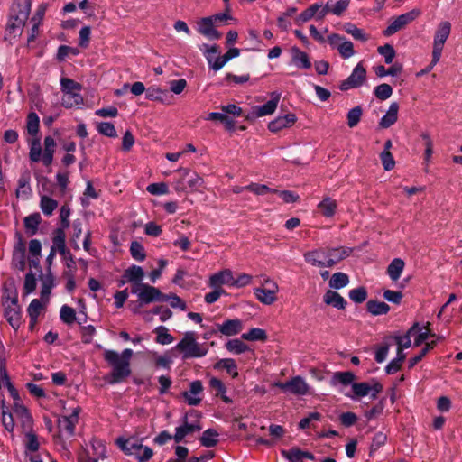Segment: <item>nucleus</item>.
<instances>
[{
  "instance_id": "obj_1",
  "label": "nucleus",
  "mask_w": 462,
  "mask_h": 462,
  "mask_svg": "<svg viewBox=\"0 0 462 462\" xmlns=\"http://www.w3.org/2000/svg\"><path fill=\"white\" fill-rule=\"evenodd\" d=\"M134 352L130 348L124 349L120 354L115 350H106L104 359L111 366L112 370L106 376L110 384H116L124 382L131 374L130 360Z\"/></svg>"
},
{
  "instance_id": "obj_2",
  "label": "nucleus",
  "mask_w": 462,
  "mask_h": 462,
  "mask_svg": "<svg viewBox=\"0 0 462 462\" xmlns=\"http://www.w3.org/2000/svg\"><path fill=\"white\" fill-rule=\"evenodd\" d=\"M173 349L181 354L183 360L200 358L205 356L208 352V347L206 344H200L197 341V334L194 331L186 332L182 339Z\"/></svg>"
},
{
  "instance_id": "obj_3",
  "label": "nucleus",
  "mask_w": 462,
  "mask_h": 462,
  "mask_svg": "<svg viewBox=\"0 0 462 462\" xmlns=\"http://www.w3.org/2000/svg\"><path fill=\"white\" fill-rule=\"evenodd\" d=\"M81 408L79 405L66 407L63 405V413L58 419V429L60 435L72 437L75 433V427L79 420Z\"/></svg>"
},
{
  "instance_id": "obj_4",
  "label": "nucleus",
  "mask_w": 462,
  "mask_h": 462,
  "mask_svg": "<svg viewBox=\"0 0 462 462\" xmlns=\"http://www.w3.org/2000/svg\"><path fill=\"white\" fill-rule=\"evenodd\" d=\"M11 397L14 400L13 411L16 418L19 420L23 430H32L33 420L29 410L23 405L18 391L14 385L7 388Z\"/></svg>"
},
{
  "instance_id": "obj_5",
  "label": "nucleus",
  "mask_w": 462,
  "mask_h": 462,
  "mask_svg": "<svg viewBox=\"0 0 462 462\" xmlns=\"http://www.w3.org/2000/svg\"><path fill=\"white\" fill-rule=\"evenodd\" d=\"M131 292L135 294L141 305L162 301L163 293L156 287L149 284H133Z\"/></svg>"
},
{
  "instance_id": "obj_6",
  "label": "nucleus",
  "mask_w": 462,
  "mask_h": 462,
  "mask_svg": "<svg viewBox=\"0 0 462 462\" xmlns=\"http://www.w3.org/2000/svg\"><path fill=\"white\" fill-rule=\"evenodd\" d=\"M263 284L267 287H258L254 289V294L261 303L272 305L277 300L279 286L274 281L271 280L267 276L263 277Z\"/></svg>"
},
{
  "instance_id": "obj_7",
  "label": "nucleus",
  "mask_w": 462,
  "mask_h": 462,
  "mask_svg": "<svg viewBox=\"0 0 462 462\" xmlns=\"http://www.w3.org/2000/svg\"><path fill=\"white\" fill-rule=\"evenodd\" d=\"M421 14V11L420 9H412L410 12L402 14L396 18H394L391 23L387 26L386 29L383 30V33L384 36H391L397 32L398 31L404 28L407 24L411 23L416 18H418Z\"/></svg>"
},
{
  "instance_id": "obj_8",
  "label": "nucleus",
  "mask_w": 462,
  "mask_h": 462,
  "mask_svg": "<svg viewBox=\"0 0 462 462\" xmlns=\"http://www.w3.org/2000/svg\"><path fill=\"white\" fill-rule=\"evenodd\" d=\"M451 32V23L448 21L441 22L435 32L433 41L434 61L439 60L444 44Z\"/></svg>"
},
{
  "instance_id": "obj_9",
  "label": "nucleus",
  "mask_w": 462,
  "mask_h": 462,
  "mask_svg": "<svg viewBox=\"0 0 462 462\" xmlns=\"http://www.w3.org/2000/svg\"><path fill=\"white\" fill-rule=\"evenodd\" d=\"M273 385L283 393H291L295 395H305L309 392V385L301 376H294L285 383L275 382Z\"/></svg>"
},
{
  "instance_id": "obj_10",
  "label": "nucleus",
  "mask_w": 462,
  "mask_h": 462,
  "mask_svg": "<svg viewBox=\"0 0 462 462\" xmlns=\"http://www.w3.org/2000/svg\"><path fill=\"white\" fill-rule=\"evenodd\" d=\"M3 305L6 320L13 328L18 329L21 325V312L17 298L7 297Z\"/></svg>"
},
{
  "instance_id": "obj_11",
  "label": "nucleus",
  "mask_w": 462,
  "mask_h": 462,
  "mask_svg": "<svg viewBox=\"0 0 462 462\" xmlns=\"http://www.w3.org/2000/svg\"><path fill=\"white\" fill-rule=\"evenodd\" d=\"M272 98L262 106H255L252 111L246 116V119L258 118L273 114L277 108L281 98V94L273 92Z\"/></svg>"
},
{
  "instance_id": "obj_12",
  "label": "nucleus",
  "mask_w": 462,
  "mask_h": 462,
  "mask_svg": "<svg viewBox=\"0 0 462 462\" xmlns=\"http://www.w3.org/2000/svg\"><path fill=\"white\" fill-rule=\"evenodd\" d=\"M366 78V70L362 63H358L353 69L350 76L343 80L339 86L340 90L346 91L356 88L363 85Z\"/></svg>"
},
{
  "instance_id": "obj_13",
  "label": "nucleus",
  "mask_w": 462,
  "mask_h": 462,
  "mask_svg": "<svg viewBox=\"0 0 462 462\" xmlns=\"http://www.w3.org/2000/svg\"><path fill=\"white\" fill-rule=\"evenodd\" d=\"M330 46L337 49L343 59H348L355 54L353 43L343 36L333 33L328 37Z\"/></svg>"
},
{
  "instance_id": "obj_14",
  "label": "nucleus",
  "mask_w": 462,
  "mask_h": 462,
  "mask_svg": "<svg viewBox=\"0 0 462 462\" xmlns=\"http://www.w3.org/2000/svg\"><path fill=\"white\" fill-rule=\"evenodd\" d=\"M383 386L379 383H375L373 385H370L368 383H352V391L353 394L346 393V395L351 399L365 397L372 392L371 397L376 398L377 394L382 392Z\"/></svg>"
},
{
  "instance_id": "obj_15",
  "label": "nucleus",
  "mask_w": 462,
  "mask_h": 462,
  "mask_svg": "<svg viewBox=\"0 0 462 462\" xmlns=\"http://www.w3.org/2000/svg\"><path fill=\"white\" fill-rule=\"evenodd\" d=\"M202 430V425L200 420L198 419L194 422L189 423L188 421V416L185 415L183 418V423L175 429V434L173 435V439L176 443L181 442L184 438L195 431H199Z\"/></svg>"
},
{
  "instance_id": "obj_16",
  "label": "nucleus",
  "mask_w": 462,
  "mask_h": 462,
  "mask_svg": "<svg viewBox=\"0 0 462 462\" xmlns=\"http://www.w3.org/2000/svg\"><path fill=\"white\" fill-rule=\"evenodd\" d=\"M197 31L209 40H218L221 33L215 29V23L209 16L203 17L197 23Z\"/></svg>"
},
{
  "instance_id": "obj_17",
  "label": "nucleus",
  "mask_w": 462,
  "mask_h": 462,
  "mask_svg": "<svg viewBox=\"0 0 462 462\" xmlns=\"http://www.w3.org/2000/svg\"><path fill=\"white\" fill-rule=\"evenodd\" d=\"M28 19L10 14L9 21L5 29V38L12 40L22 35L24 25Z\"/></svg>"
},
{
  "instance_id": "obj_18",
  "label": "nucleus",
  "mask_w": 462,
  "mask_h": 462,
  "mask_svg": "<svg viewBox=\"0 0 462 462\" xmlns=\"http://www.w3.org/2000/svg\"><path fill=\"white\" fill-rule=\"evenodd\" d=\"M202 383L199 380H196L190 383L189 389L183 393V397L189 405L197 406L202 401Z\"/></svg>"
},
{
  "instance_id": "obj_19",
  "label": "nucleus",
  "mask_w": 462,
  "mask_h": 462,
  "mask_svg": "<svg viewBox=\"0 0 462 462\" xmlns=\"http://www.w3.org/2000/svg\"><path fill=\"white\" fill-rule=\"evenodd\" d=\"M144 278V272L141 266L133 264L125 270L119 285H124L125 282H132L133 284H143L142 281Z\"/></svg>"
},
{
  "instance_id": "obj_20",
  "label": "nucleus",
  "mask_w": 462,
  "mask_h": 462,
  "mask_svg": "<svg viewBox=\"0 0 462 462\" xmlns=\"http://www.w3.org/2000/svg\"><path fill=\"white\" fill-rule=\"evenodd\" d=\"M327 251V267H333L335 264L339 263L340 261L348 257L352 249L349 247H336V248H328Z\"/></svg>"
},
{
  "instance_id": "obj_21",
  "label": "nucleus",
  "mask_w": 462,
  "mask_h": 462,
  "mask_svg": "<svg viewBox=\"0 0 462 462\" xmlns=\"http://www.w3.org/2000/svg\"><path fill=\"white\" fill-rule=\"evenodd\" d=\"M297 121L294 114L289 113L283 116H278L268 124V129L272 133H278L284 128L292 126Z\"/></svg>"
},
{
  "instance_id": "obj_22",
  "label": "nucleus",
  "mask_w": 462,
  "mask_h": 462,
  "mask_svg": "<svg viewBox=\"0 0 462 462\" xmlns=\"http://www.w3.org/2000/svg\"><path fill=\"white\" fill-rule=\"evenodd\" d=\"M306 263L317 267H327V251L325 248H319L309 251L303 254Z\"/></svg>"
},
{
  "instance_id": "obj_23",
  "label": "nucleus",
  "mask_w": 462,
  "mask_h": 462,
  "mask_svg": "<svg viewBox=\"0 0 462 462\" xmlns=\"http://www.w3.org/2000/svg\"><path fill=\"white\" fill-rule=\"evenodd\" d=\"M217 328L221 334L226 337H232L242 331L243 323L238 319H226L222 324H217Z\"/></svg>"
},
{
  "instance_id": "obj_24",
  "label": "nucleus",
  "mask_w": 462,
  "mask_h": 462,
  "mask_svg": "<svg viewBox=\"0 0 462 462\" xmlns=\"http://www.w3.org/2000/svg\"><path fill=\"white\" fill-rule=\"evenodd\" d=\"M67 251L65 229L56 228L52 234L51 255H55L56 252L62 254Z\"/></svg>"
},
{
  "instance_id": "obj_25",
  "label": "nucleus",
  "mask_w": 462,
  "mask_h": 462,
  "mask_svg": "<svg viewBox=\"0 0 462 462\" xmlns=\"http://www.w3.org/2000/svg\"><path fill=\"white\" fill-rule=\"evenodd\" d=\"M233 273L229 269L218 272L209 278V286L218 288L223 284L233 286Z\"/></svg>"
},
{
  "instance_id": "obj_26",
  "label": "nucleus",
  "mask_w": 462,
  "mask_h": 462,
  "mask_svg": "<svg viewBox=\"0 0 462 462\" xmlns=\"http://www.w3.org/2000/svg\"><path fill=\"white\" fill-rule=\"evenodd\" d=\"M204 120L212 121V122H219V123L223 124L226 130L230 131V132L234 131L236 128L235 120L231 116L224 114V112H222V113L210 112L204 117Z\"/></svg>"
},
{
  "instance_id": "obj_27",
  "label": "nucleus",
  "mask_w": 462,
  "mask_h": 462,
  "mask_svg": "<svg viewBox=\"0 0 462 462\" xmlns=\"http://www.w3.org/2000/svg\"><path fill=\"white\" fill-rule=\"evenodd\" d=\"M291 62L299 69H308L311 67V61L309 55L294 46L291 49Z\"/></svg>"
},
{
  "instance_id": "obj_28",
  "label": "nucleus",
  "mask_w": 462,
  "mask_h": 462,
  "mask_svg": "<svg viewBox=\"0 0 462 462\" xmlns=\"http://www.w3.org/2000/svg\"><path fill=\"white\" fill-rule=\"evenodd\" d=\"M32 0H14L10 14L28 19L31 12Z\"/></svg>"
},
{
  "instance_id": "obj_29",
  "label": "nucleus",
  "mask_w": 462,
  "mask_h": 462,
  "mask_svg": "<svg viewBox=\"0 0 462 462\" xmlns=\"http://www.w3.org/2000/svg\"><path fill=\"white\" fill-rule=\"evenodd\" d=\"M398 111H399L398 103L393 102L390 105L386 114L381 118V120L379 122V126L381 128L385 129V128H389L393 124H395V122L398 119Z\"/></svg>"
},
{
  "instance_id": "obj_30",
  "label": "nucleus",
  "mask_w": 462,
  "mask_h": 462,
  "mask_svg": "<svg viewBox=\"0 0 462 462\" xmlns=\"http://www.w3.org/2000/svg\"><path fill=\"white\" fill-rule=\"evenodd\" d=\"M282 455L291 462H300L304 458L310 460H313L315 458L312 453L302 451L298 448H293L288 450H282Z\"/></svg>"
},
{
  "instance_id": "obj_31",
  "label": "nucleus",
  "mask_w": 462,
  "mask_h": 462,
  "mask_svg": "<svg viewBox=\"0 0 462 462\" xmlns=\"http://www.w3.org/2000/svg\"><path fill=\"white\" fill-rule=\"evenodd\" d=\"M42 299H33L27 309L28 316L30 318L29 327L33 329L38 321V318L44 308Z\"/></svg>"
},
{
  "instance_id": "obj_32",
  "label": "nucleus",
  "mask_w": 462,
  "mask_h": 462,
  "mask_svg": "<svg viewBox=\"0 0 462 462\" xmlns=\"http://www.w3.org/2000/svg\"><path fill=\"white\" fill-rule=\"evenodd\" d=\"M145 97L151 101H159L164 104H171L168 100L170 97L169 92L158 87L152 86L146 89Z\"/></svg>"
},
{
  "instance_id": "obj_33",
  "label": "nucleus",
  "mask_w": 462,
  "mask_h": 462,
  "mask_svg": "<svg viewBox=\"0 0 462 462\" xmlns=\"http://www.w3.org/2000/svg\"><path fill=\"white\" fill-rule=\"evenodd\" d=\"M29 159L32 162H39L42 152L40 136H32L28 139Z\"/></svg>"
},
{
  "instance_id": "obj_34",
  "label": "nucleus",
  "mask_w": 462,
  "mask_h": 462,
  "mask_svg": "<svg viewBox=\"0 0 462 462\" xmlns=\"http://www.w3.org/2000/svg\"><path fill=\"white\" fill-rule=\"evenodd\" d=\"M355 374L352 372H336L331 377L330 384L334 387L338 385L347 386L354 383Z\"/></svg>"
},
{
  "instance_id": "obj_35",
  "label": "nucleus",
  "mask_w": 462,
  "mask_h": 462,
  "mask_svg": "<svg viewBox=\"0 0 462 462\" xmlns=\"http://www.w3.org/2000/svg\"><path fill=\"white\" fill-rule=\"evenodd\" d=\"M327 305H331L337 310H344L346 306V300L337 291L328 290L323 296Z\"/></svg>"
},
{
  "instance_id": "obj_36",
  "label": "nucleus",
  "mask_w": 462,
  "mask_h": 462,
  "mask_svg": "<svg viewBox=\"0 0 462 462\" xmlns=\"http://www.w3.org/2000/svg\"><path fill=\"white\" fill-rule=\"evenodd\" d=\"M337 203L335 199L330 197L324 198L319 204L318 209L322 216L326 217H332L337 211Z\"/></svg>"
},
{
  "instance_id": "obj_37",
  "label": "nucleus",
  "mask_w": 462,
  "mask_h": 462,
  "mask_svg": "<svg viewBox=\"0 0 462 462\" xmlns=\"http://www.w3.org/2000/svg\"><path fill=\"white\" fill-rule=\"evenodd\" d=\"M208 384L211 390L215 392V395L220 396L225 403L229 404L232 402L231 398L226 395V387L221 380L217 377H212L210 378Z\"/></svg>"
},
{
  "instance_id": "obj_38",
  "label": "nucleus",
  "mask_w": 462,
  "mask_h": 462,
  "mask_svg": "<svg viewBox=\"0 0 462 462\" xmlns=\"http://www.w3.org/2000/svg\"><path fill=\"white\" fill-rule=\"evenodd\" d=\"M405 266V263L401 258H394L387 267V274L390 279L393 282H396L400 279L403 269Z\"/></svg>"
},
{
  "instance_id": "obj_39",
  "label": "nucleus",
  "mask_w": 462,
  "mask_h": 462,
  "mask_svg": "<svg viewBox=\"0 0 462 462\" xmlns=\"http://www.w3.org/2000/svg\"><path fill=\"white\" fill-rule=\"evenodd\" d=\"M219 434L214 429H208L199 439L200 444L206 448L216 447L219 441Z\"/></svg>"
},
{
  "instance_id": "obj_40",
  "label": "nucleus",
  "mask_w": 462,
  "mask_h": 462,
  "mask_svg": "<svg viewBox=\"0 0 462 462\" xmlns=\"http://www.w3.org/2000/svg\"><path fill=\"white\" fill-rule=\"evenodd\" d=\"M80 91H73L63 93L62 97V106L66 108H71L76 106H80L83 104V97L79 93Z\"/></svg>"
},
{
  "instance_id": "obj_41",
  "label": "nucleus",
  "mask_w": 462,
  "mask_h": 462,
  "mask_svg": "<svg viewBox=\"0 0 462 462\" xmlns=\"http://www.w3.org/2000/svg\"><path fill=\"white\" fill-rule=\"evenodd\" d=\"M350 0H328L327 5L328 14L331 13L334 15L340 16L348 8Z\"/></svg>"
},
{
  "instance_id": "obj_42",
  "label": "nucleus",
  "mask_w": 462,
  "mask_h": 462,
  "mask_svg": "<svg viewBox=\"0 0 462 462\" xmlns=\"http://www.w3.org/2000/svg\"><path fill=\"white\" fill-rule=\"evenodd\" d=\"M366 309L374 316L387 314L390 310V306L383 301L368 300Z\"/></svg>"
},
{
  "instance_id": "obj_43",
  "label": "nucleus",
  "mask_w": 462,
  "mask_h": 462,
  "mask_svg": "<svg viewBox=\"0 0 462 462\" xmlns=\"http://www.w3.org/2000/svg\"><path fill=\"white\" fill-rule=\"evenodd\" d=\"M216 369H224L233 378L238 376L237 365L234 359L232 358H223L220 359L216 365Z\"/></svg>"
},
{
  "instance_id": "obj_44",
  "label": "nucleus",
  "mask_w": 462,
  "mask_h": 462,
  "mask_svg": "<svg viewBox=\"0 0 462 462\" xmlns=\"http://www.w3.org/2000/svg\"><path fill=\"white\" fill-rule=\"evenodd\" d=\"M54 285V278L51 273H48L42 278L41 288V299L42 301L48 302L51 289Z\"/></svg>"
},
{
  "instance_id": "obj_45",
  "label": "nucleus",
  "mask_w": 462,
  "mask_h": 462,
  "mask_svg": "<svg viewBox=\"0 0 462 462\" xmlns=\"http://www.w3.org/2000/svg\"><path fill=\"white\" fill-rule=\"evenodd\" d=\"M41 223V216L39 213H33L24 218V227L30 236L37 233Z\"/></svg>"
},
{
  "instance_id": "obj_46",
  "label": "nucleus",
  "mask_w": 462,
  "mask_h": 462,
  "mask_svg": "<svg viewBox=\"0 0 462 462\" xmlns=\"http://www.w3.org/2000/svg\"><path fill=\"white\" fill-rule=\"evenodd\" d=\"M13 385L6 372L5 357L3 346L0 345V389Z\"/></svg>"
},
{
  "instance_id": "obj_47",
  "label": "nucleus",
  "mask_w": 462,
  "mask_h": 462,
  "mask_svg": "<svg viewBox=\"0 0 462 462\" xmlns=\"http://www.w3.org/2000/svg\"><path fill=\"white\" fill-rule=\"evenodd\" d=\"M26 129L31 136H38L40 129V118L36 113L31 112L26 118Z\"/></svg>"
},
{
  "instance_id": "obj_48",
  "label": "nucleus",
  "mask_w": 462,
  "mask_h": 462,
  "mask_svg": "<svg viewBox=\"0 0 462 462\" xmlns=\"http://www.w3.org/2000/svg\"><path fill=\"white\" fill-rule=\"evenodd\" d=\"M225 346L228 352L236 355H239L249 350V346L238 338L228 340Z\"/></svg>"
},
{
  "instance_id": "obj_49",
  "label": "nucleus",
  "mask_w": 462,
  "mask_h": 462,
  "mask_svg": "<svg viewBox=\"0 0 462 462\" xmlns=\"http://www.w3.org/2000/svg\"><path fill=\"white\" fill-rule=\"evenodd\" d=\"M156 334L155 341L161 345H169L173 342L174 337L169 333V329L164 326H159L154 329Z\"/></svg>"
},
{
  "instance_id": "obj_50",
  "label": "nucleus",
  "mask_w": 462,
  "mask_h": 462,
  "mask_svg": "<svg viewBox=\"0 0 462 462\" xmlns=\"http://www.w3.org/2000/svg\"><path fill=\"white\" fill-rule=\"evenodd\" d=\"M348 283V275L340 272L334 273L329 281V286L336 290L342 289L346 287Z\"/></svg>"
},
{
  "instance_id": "obj_51",
  "label": "nucleus",
  "mask_w": 462,
  "mask_h": 462,
  "mask_svg": "<svg viewBox=\"0 0 462 462\" xmlns=\"http://www.w3.org/2000/svg\"><path fill=\"white\" fill-rule=\"evenodd\" d=\"M57 207L58 202L55 199L48 196H42L41 198L40 208L45 216L49 217L52 215L53 211L57 208Z\"/></svg>"
},
{
  "instance_id": "obj_52",
  "label": "nucleus",
  "mask_w": 462,
  "mask_h": 462,
  "mask_svg": "<svg viewBox=\"0 0 462 462\" xmlns=\"http://www.w3.org/2000/svg\"><path fill=\"white\" fill-rule=\"evenodd\" d=\"M2 409V424L8 432H13L14 430V420L13 414L9 412L5 405V400L1 402Z\"/></svg>"
},
{
  "instance_id": "obj_53",
  "label": "nucleus",
  "mask_w": 462,
  "mask_h": 462,
  "mask_svg": "<svg viewBox=\"0 0 462 462\" xmlns=\"http://www.w3.org/2000/svg\"><path fill=\"white\" fill-rule=\"evenodd\" d=\"M406 356L403 352L397 351V356L394 359H393L385 367V372L388 374H393L397 373L405 359Z\"/></svg>"
},
{
  "instance_id": "obj_54",
  "label": "nucleus",
  "mask_w": 462,
  "mask_h": 462,
  "mask_svg": "<svg viewBox=\"0 0 462 462\" xmlns=\"http://www.w3.org/2000/svg\"><path fill=\"white\" fill-rule=\"evenodd\" d=\"M60 318L63 323L71 325L77 320L76 311L73 308L63 305L60 310Z\"/></svg>"
},
{
  "instance_id": "obj_55",
  "label": "nucleus",
  "mask_w": 462,
  "mask_h": 462,
  "mask_svg": "<svg viewBox=\"0 0 462 462\" xmlns=\"http://www.w3.org/2000/svg\"><path fill=\"white\" fill-rule=\"evenodd\" d=\"M168 301L171 305V307L174 309H180L181 310H187V304L185 301L182 300L180 297L178 295L171 293V294H163L162 302Z\"/></svg>"
},
{
  "instance_id": "obj_56",
  "label": "nucleus",
  "mask_w": 462,
  "mask_h": 462,
  "mask_svg": "<svg viewBox=\"0 0 462 462\" xmlns=\"http://www.w3.org/2000/svg\"><path fill=\"white\" fill-rule=\"evenodd\" d=\"M131 256L138 262H143L146 258L144 247L138 241H133L130 245Z\"/></svg>"
},
{
  "instance_id": "obj_57",
  "label": "nucleus",
  "mask_w": 462,
  "mask_h": 462,
  "mask_svg": "<svg viewBox=\"0 0 462 462\" xmlns=\"http://www.w3.org/2000/svg\"><path fill=\"white\" fill-rule=\"evenodd\" d=\"M25 433V448L31 452H36L40 448L37 435L32 430H23Z\"/></svg>"
},
{
  "instance_id": "obj_58",
  "label": "nucleus",
  "mask_w": 462,
  "mask_h": 462,
  "mask_svg": "<svg viewBox=\"0 0 462 462\" xmlns=\"http://www.w3.org/2000/svg\"><path fill=\"white\" fill-rule=\"evenodd\" d=\"M242 338L249 341H264L267 338V335L263 329L254 328L247 333H244Z\"/></svg>"
},
{
  "instance_id": "obj_59",
  "label": "nucleus",
  "mask_w": 462,
  "mask_h": 462,
  "mask_svg": "<svg viewBox=\"0 0 462 462\" xmlns=\"http://www.w3.org/2000/svg\"><path fill=\"white\" fill-rule=\"evenodd\" d=\"M32 189L30 187V175L29 174H23L21 176L18 181V189L16 190V196H24L28 197V195L31 193Z\"/></svg>"
},
{
  "instance_id": "obj_60",
  "label": "nucleus",
  "mask_w": 462,
  "mask_h": 462,
  "mask_svg": "<svg viewBox=\"0 0 462 462\" xmlns=\"http://www.w3.org/2000/svg\"><path fill=\"white\" fill-rule=\"evenodd\" d=\"M363 110L360 106H355L350 109L347 113V125L353 128L358 125L361 120Z\"/></svg>"
},
{
  "instance_id": "obj_61",
  "label": "nucleus",
  "mask_w": 462,
  "mask_h": 462,
  "mask_svg": "<svg viewBox=\"0 0 462 462\" xmlns=\"http://www.w3.org/2000/svg\"><path fill=\"white\" fill-rule=\"evenodd\" d=\"M374 96L380 100L388 99L393 94V88L386 83L378 85L374 89Z\"/></svg>"
},
{
  "instance_id": "obj_62",
  "label": "nucleus",
  "mask_w": 462,
  "mask_h": 462,
  "mask_svg": "<svg viewBox=\"0 0 462 462\" xmlns=\"http://www.w3.org/2000/svg\"><path fill=\"white\" fill-rule=\"evenodd\" d=\"M60 88L63 93H68L73 91H80L82 89V86L71 79L61 78Z\"/></svg>"
},
{
  "instance_id": "obj_63",
  "label": "nucleus",
  "mask_w": 462,
  "mask_h": 462,
  "mask_svg": "<svg viewBox=\"0 0 462 462\" xmlns=\"http://www.w3.org/2000/svg\"><path fill=\"white\" fill-rule=\"evenodd\" d=\"M377 51L383 56L386 64H391L396 55L394 48L388 43L383 46H379Z\"/></svg>"
},
{
  "instance_id": "obj_64",
  "label": "nucleus",
  "mask_w": 462,
  "mask_h": 462,
  "mask_svg": "<svg viewBox=\"0 0 462 462\" xmlns=\"http://www.w3.org/2000/svg\"><path fill=\"white\" fill-rule=\"evenodd\" d=\"M349 299L355 303H362L367 298V291L365 287L353 289L348 293Z\"/></svg>"
}]
</instances>
